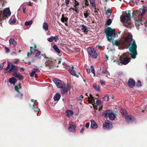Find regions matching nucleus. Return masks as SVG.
<instances>
[{
	"label": "nucleus",
	"instance_id": "1",
	"mask_svg": "<svg viewBox=\"0 0 147 147\" xmlns=\"http://www.w3.org/2000/svg\"><path fill=\"white\" fill-rule=\"evenodd\" d=\"M147 10V7L144 6L142 9H140L139 10H134L132 13V18H134V16H140V17L138 20L137 21L140 22H141L142 19L141 18L146 13Z\"/></svg>",
	"mask_w": 147,
	"mask_h": 147
},
{
	"label": "nucleus",
	"instance_id": "2",
	"mask_svg": "<svg viewBox=\"0 0 147 147\" xmlns=\"http://www.w3.org/2000/svg\"><path fill=\"white\" fill-rule=\"evenodd\" d=\"M137 46L134 40H133L132 42L129 45V50L130 52V55L131 58L133 59L136 58L137 55Z\"/></svg>",
	"mask_w": 147,
	"mask_h": 147
},
{
	"label": "nucleus",
	"instance_id": "3",
	"mask_svg": "<svg viewBox=\"0 0 147 147\" xmlns=\"http://www.w3.org/2000/svg\"><path fill=\"white\" fill-rule=\"evenodd\" d=\"M115 29H113L110 27L106 30L105 32L108 40L110 41L112 38H115L116 35H117L115 34Z\"/></svg>",
	"mask_w": 147,
	"mask_h": 147
},
{
	"label": "nucleus",
	"instance_id": "4",
	"mask_svg": "<svg viewBox=\"0 0 147 147\" xmlns=\"http://www.w3.org/2000/svg\"><path fill=\"white\" fill-rule=\"evenodd\" d=\"M18 70V67L17 66L14 65H12L11 68L9 70L8 72L10 73L12 71L15 72L12 74V75L20 80H22L23 78V76L16 72Z\"/></svg>",
	"mask_w": 147,
	"mask_h": 147
},
{
	"label": "nucleus",
	"instance_id": "5",
	"mask_svg": "<svg viewBox=\"0 0 147 147\" xmlns=\"http://www.w3.org/2000/svg\"><path fill=\"white\" fill-rule=\"evenodd\" d=\"M105 117L106 118L109 117L110 120L112 121L115 119V116L111 110H109L106 111L105 114Z\"/></svg>",
	"mask_w": 147,
	"mask_h": 147
},
{
	"label": "nucleus",
	"instance_id": "6",
	"mask_svg": "<svg viewBox=\"0 0 147 147\" xmlns=\"http://www.w3.org/2000/svg\"><path fill=\"white\" fill-rule=\"evenodd\" d=\"M87 51L88 54L90 57L94 58H96L97 57V55L96 52L93 48L88 47L87 49Z\"/></svg>",
	"mask_w": 147,
	"mask_h": 147
},
{
	"label": "nucleus",
	"instance_id": "7",
	"mask_svg": "<svg viewBox=\"0 0 147 147\" xmlns=\"http://www.w3.org/2000/svg\"><path fill=\"white\" fill-rule=\"evenodd\" d=\"M53 80L58 88H63L64 87L63 85L61 80L57 79H54Z\"/></svg>",
	"mask_w": 147,
	"mask_h": 147
},
{
	"label": "nucleus",
	"instance_id": "8",
	"mask_svg": "<svg viewBox=\"0 0 147 147\" xmlns=\"http://www.w3.org/2000/svg\"><path fill=\"white\" fill-rule=\"evenodd\" d=\"M112 125L111 122L109 121H106L103 123V127L105 129H109L112 128Z\"/></svg>",
	"mask_w": 147,
	"mask_h": 147
},
{
	"label": "nucleus",
	"instance_id": "9",
	"mask_svg": "<svg viewBox=\"0 0 147 147\" xmlns=\"http://www.w3.org/2000/svg\"><path fill=\"white\" fill-rule=\"evenodd\" d=\"M122 61V62H120L118 64L119 65H121L122 64L124 65H125L128 64L130 61V59L128 57H125L123 59H122V60H121Z\"/></svg>",
	"mask_w": 147,
	"mask_h": 147
},
{
	"label": "nucleus",
	"instance_id": "10",
	"mask_svg": "<svg viewBox=\"0 0 147 147\" xmlns=\"http://www.w3.org/2000/svg\"><path fill=\"white\" fill-rule=\"evenodd\" d=\"M125 118L127 122L128 123L132 122L135 120L134 118L131 115H127Z\"/></svg>",
	"mask_w": 147,
	"mask_h": 147
},
{
	"label": "nucleus",
	"instance_id": "11",
	"mask_svg": "<svg viewBox=\"0 0 147 147\" xmlns=\"http://www.w3.org/2000/svg\"><path fill=\"white\" fill-rule=\"evenodd\" d=\"M11 12L9 8H5L3 14L4 16L7 17L10 16Z\"/></svg>",
	"mask_w": 147,
	"mask_h": 147
},
{
	"label": "nucleus",
	"instance_id": "12",
	"mask_svg": "<svg viewBox=\"0 0 147 147\" xmlns=\"http://www.w3.org/2000/svg\"><path fill=\"white\" fill-rule=\"evenodd\" d=\"M90 98H89V103H92L94 102L92 104V105L93 106V107L95 108L96 107V106L95 105V103L94 102V97H93L92 95L90 94Z\"/></svg>",
	"mask_w": 147,
	"mask_h": 147
},
{
	"label": "nucleus",
	"instance_id": "13",
	"mask_svg": "<svg viewBox=\"0 0 147 147\" xmlns=\"http://www.w3.org/2000/svg\"><path fill=\"white\" fill-rule=\"evenodd\" d=\"M125 41L127 42H129L131 41H132L133 40V39L132 35L131 34H129L125 37Z\"/></svg>",
	"mask_w": 147,
	"mask_h": 147
},
{
	"label": "nucleus",
	"instance_id": "14",
	"mask_svg": "<svg viewBox=\"0 0 147 147\" xmlns=\"http://www.w3.org/2000/svg\"><path fill=\"white\" fill-rule=\"evenodd\" d=\"M16 18L14 15L12 16L9 20V22L11 24H15L16 22Z\"/></svg>",
	"mask_w": 147,
	"mask_h": 147
},
{
	"label": "nucleus",
	"instance_id": "15",
	"mask_svg": "<svg viewBox=\"0 0 147 147\" xmlns=\"http://www.w3.org/2000/svg\"><path fill=\"white\" fill-rule=\"evenodd\" d=\"M91 127L93 129H96L98 125L95 122L94 120H91Z\"/></svg>",
	"mask_w": 147,
	"mask_h": 147
},
{
	"label": "nucleus",
	"instance_id": "16",
	"mask_svg": "<svg viewBox=\"0 0 147 147\" xmlns=\"http://www.w3.org/2000/svg\"><path fill=\"white\" fill-rule=\"evenodd\" d=\"M135 82L134 80L131 79L129 80L128 82V85L129 86L133 87L135 86Z\"/></svg>",
	"mask_w": 147,
	"mask_h": 147
},
{
	"label": "nucleus",
	"instance_id": "17",
	"mask_svg": "<svg viewBox=\"0 0 147 147\" xmlns=\"http://www.w3.org/2000/svg\"><path fill=\"white\" fill-rule=\"evenodd\" d=\"M120 19L122 22H127L128 21L129 18L127 16H121Z\"/></svg>",
	"mask_w": 147,
	"mask_h": 147
},
{
	"label": "nucleus",
	"instance_id": "18",
	"mask_svg": "<svg viewBox=\"0 0 147 147\" xmlns=\"http://www.w3.org/2000/svg\"><path fill=\"white\" fill-rule=\"evenodd\" d=\"M102 73H99L98 74V75H99V76H102L103 75V74H106V76L108 77V76H110V74L109 72L106 69L103 70L101 71Z\"/></svg>",
	"mask_w": 147,
	"mask_h": 147
},
{
	"label": "nucleus",
	"instance_id": "19",
	"mask_svg": "<svg viewBox=\"0 0 147 147\" xmlns=\"http://www.w3.org/2000/svg\"><path fill=\"white\" fill-rule=\"evenodd\" d=\"M66 116L68 117H71L74 114L73 112L70 110H68L66 111Z\"/></svg>",
	"mask_w": 147,
	"mask_h": 147
},
{
	"label": "nucleus",
	"instance_id": "20",
	"mask_svg": "<svg viewBox=\"0 0 147 147\" xmlns=\"http://www.w3.org/2000/svg\"><path fill=\"white\" fill-rule=\"evenodd\" d=\"M40 72V70L38 69L35 68H33L32 69V72L30 74V75L31 77H33V74L36 73V72L38 73Z\"/></svg>",
	"mask_w": 147,
	"mask_h": 147
},
{
	"label": "nucleus",
	"instance_id": "21",
	"mask_svg": "<svg viewBox=\"0 0 147 147\" xmlns=\"http://www.w3.org/2000/svg\"><path fill=\"white\" fill-rule=\"evenodd\" d=\"M62 88V89L61 90V91L63 94L67 93L68 90L70 89L69 86H67L66 87H65L64 88L63 87V88Z\"/></svg>",
	"mask_w": 147,
	"mask_h": 147
},
{
	"label": "nucleus",
	"instance_id": "22",
	"mask_svg": "<svg viewBox=\"0 0 147 147\" xmlns=\"http://www.w3.org/2000/svg\"><path fill=\"white\" fill-rule=\"evenodd\" d=\"M68 71L69 72V73L71 74L72 75L75 76L77 78L79 77V75L78 74H76V71L75 70H71V69H69L68 70Z\"/></svg>",
	"mask_w": 147,
	"mask_h": 147
},
{
	"label": "nucleus",
	"instance_id": "23",
	"mask_svg": "<svg viewBox=\"0 0 147 147\" xmlns=\"http://www.w3.org/2000/svg\"><path fill=\"white\" fill-rule=\"evenodd\" d=\"M9 82L10 83L13 84L14 85L17 82V79L14 78H12L9 79Z\"/></svg>",
	"mask_w": 147,
	"mask_h": 147
},
{
	"label": "nucleus",
	"instance_id": "24",
	"mask_svg": "<svg viewBox=\"0 0 147 147\" xmlns=\"http://www.w3.org/2000/svg\"><path fill=\"white\" fill-rule=\"evenodd\" d=\"M61 97V95L58 94L56 93L54 96L53 98L55 101H58Z\"/></svg>",
	"mask_w": 147,
	"mask_h": 147
},
{
	"label": "nucleus",
	"instance_id": "25",
	"mask_svg": "<svg viewBox=\"0 0 147 147\" xmlns=\"http://www.w3.org/2000/svg\"><path fill=\"white\" fill-rule=\"evenodd\" d=\"M9 44L13 46H15L17 44V42L15 41V40L13 38H10L9 40Z\"/></svg>",
	"mask_w": 147,
	"mask_h": 147
},
{
	"label": "nucleus",
	"instance_id": "26",
	"mask_svg": "<svg viewBox=\"0 0 147 147\" xmlns=\"http://www.w3.org/2000/svg\"><path fill=\"white\" fill-rule=\"evenodd\" d=\"M42 27L43 29L45 31L48 30V25L47 23L44 22L43 23Z\"/></svg>",
	"mask_w": 147,
	"mask_h": 147
},
{
	"label": "nucleus",
	"instance_id": "27",
	"mask_svg": "<svg viewBox=\"0 0 147 147\" xmlns=\"http://www.w3.org/2000/svg\"><path fill=\"white\" fill-rule=\"evenodd\" d=\"M90 14V11L88 10H87L84 11V15L85 18H87Z\"/></svg>",
	"mask_w": 147,
	"mask_h": 147
},
{
	"label": "nucleus",
	"instance_id": "28",
	"mask_svg": "<svg viewBox=\"0 0 147 147\" xmlns=\"http://www.w3.org/2000/svg\"><path fill=\"white\" fill-rule=\"evenodd\" d=\"M68 20V18L64 17V15L63 14L62 15V18L61 19V22L65 23V24H67V21Z\"/></svg>",
	"mask_w": 147,
	"mask_h": 147
},
{
	"label": "nucleus",
	"instance_id": "29",
	"mask_svg": "<svg viewBox=\"0 0 147 147\" xmlns=\"http://www.w3.org/2000/svg\"><path fill=\"white\" fill-rule=\"evenodd\" d=\"M79 3H76V4H75L74 5V8H75V12L77 13H78L79 12V11L78 10V6L79 5Z\"/></svg>",
	"mask_w": 147,
	"mask_h": 147
},
{
	"label": "nucleus",
	"instance_id": "30",
	"mask_svg": "<svg viewBox=\"0 0 147 147\" xmlns=\"http://www.w3.org/2000/svg\"><path fill=\"white\" fill-rule=\"evenodd\" d=\"M53 48L55 51L58 53L59 54L61 52L60 50L58 49L56 45H54L53 47Z\"/></svg>",
	"mask_w": 147,
	"mask_h": 147
},
{
	"label": "nucleus",
	"instance_id": "31",
	"mask_svg": "<svg viewBox=\"0 0 147 147\" xmlns=\"http://www.w3.org/2000/svg\"><path fill=\"white\" fill-rule=\"evenodd\" d=\"M90 5L92 7L94 8H96V5L95 3V1L94 0H89Z\"/></svg>",
	"mask_w": 147,
	"mask_h": 147
},
{
	"label": "nucleus",
	"instance_id": "32",
	"mask_svg": "<svg viewBox=\"0 0 147 147\" xmlns=\"http://www.w3.org/2000/svg\"><path fill=\"white\" fill-rule=\"evenodd\" d=\"M93 87L94 88V89L97 91H99L100 90V87L97 84H94Z\"/></svg>",
	"mask_w": 147,
	"mask_h": 147
},
{
	"label": "nucleus",
	"instance_id": "33",
	"mask_svg": "<svg viewBox=\"0 0 147 147\" xmlns=\"http://www.w3.org/2000/svg\"><path fill=\"white\" fill-rule=\"evenodd\" d=\"M75 128L76 126H69V127L68 129L70 131L74 132L76 129Z\"/></svg>",
	"mask_w": 147,
	"mask_h": 147
},
{
	"label": "nucleus",
	"instance_id": "34",
	"mask_svg": "<svg viewBox=\"0 0 147 147\" xmlns=\"http://www.w3.org/2000/svg\"><path fill=\"white\" fill-rule=\"evenodd\" d=\"M121 113L122 115L123 116V117L125 118V117H126L127 115V113L126 111H121Z\"/></svg>",
	"mask_w": 147,
	"mask_h": 147
},
{
	"label": "nucleus",
	"instance_id": "35",
	"mask_svg": "<svg viewBox=\"0 0 147 147\" xmlns=\"http://www.w3.org/2000/svg\"><path fill=\"white\" fill-rule=\"evenodd\" d=\"M80 26L81 27V30H83L84 32L86 31L88 29L87 27L84 25H82Z\"/></svg>",
	"mask_w": 147,
	"mask_h": 147
},
{
	"label": "nucleus",
	"instance_id": "36",
	"mask_svg": "<svg viewBox=\"0 0 147 147\" xmlns=\"http://www.w3.org/2000/svg\"><path fill=\"white\" fill-rule=\"evenodd\" d=\"M33 21L31 20L28 21L26 22L25 23V24L26 26H28L32 24L33 23Z\"/></svg>",
	"mask_w": 147,
	"mask_h": 147
},
{
	"label": "nucleus",
	"instance_id": "37",
	"mask_svg": "<svg viewBox=\"0 0 147 147\" xmlns=\"http://www.w3.org/2000/svg\"><path fill=\"white\" fill-rule=\"evenodd\" d=\"M90 69L91 70V72L94 74V76H95V74L94 67L92 66H90Z\"/></svg>",
	"mask_w": 147,
	"mask_h": 147
},
{
	"label": "nucleus",
	"instance_id": "38",
	"mask_svg": "<svg viewBox=\"0 0 147 147\" xmlns=\"http://www.w3.org/2000/svg\"><path fill=\"white\" fill-rule=\"evenodd\" d=\"M112 20L111 19H109L107 20L106 24L107 26H109L112 23Z\"/></svg>",
	"mask_w": 147,
	"mask_h": 147
},
{
	"label": "nucleus",
	"instance_id": "39",
	"mask_svg": "<svg viewBox=\"0 0 147 147\" xmlns=\"http://www.w3.org/2000/svg\"><path fill=\"white\" fill-rule=\"evenodd\" d=\"M127 53H124L122 55H121L120 57V59L122 60V59L125 57H127Z\"/></svg>",
	"mask_w": 147,
	"mask_h": 147
},
{
	"label": "nucleus",
	"instance_id": "40",
	"mask_svg": "<svg viewBox=\"0 0 147 147\" xmlns=\"http://www.w3.org/2000/svg\"><path fill=\"white\" fill-rule=\"evenodd\" d=\"M131 11H126L125 12V13L126 15V16H127L128 18H129L131 17V14H130Z\"/></svg>",
	"mask_w": 147,
	"mask_h": 147
},
{
	"label": "nucleus",
	"instance_id": "41",
	"mask_svg": "<svg viewBox=\"0 0 147 147\" xmlns=\"http://www.w3.org/2000/svg\"><path fill=\"white\" fill-rule=\"evenodd\" d=\"M103 98L107 102L108 101L109 99V95L108 94L106 95Z\"/></svg>",
	"mask_w": 147,
	"mask_h": 147
},
{
	"label": "nucleus",
	"instance_id": "42",
	"mask_svg": "<svg viewBox=\"0 0 147 147\" xmlns=\"http://www.w3.org/2000/svg\"><path fill=\"white\" fill-rule=\"evenodd\" d=\"M69 124L70 125L69 126L74 127L76 126L75 123L72 121H70L69 123Z\"/></svg>",
	"mask_w": 147,
	"mask_h": 147
},
{
	"label": "nucleus",
	"instance_id": "43",
	"mask_svg": "<svg viewBox=\"0 0 147 147\" xmlns=\"http://www.w3.org/2000/svg\"><path fill=\"white\" fill-rule=\"evenodd\" d=\"M31 101L32 102H34L33 105H32V109H33L34 108H35V102L36 101V100H34L33 99H32L31 100Z\"/></svg>",
	"mask_w": 147,
	"mask_h": 147
},
{
	"label": "nucleus",
	"instance_id": "44",
	"mask_svg": "<svg viewBox=\"0 0 147 147\" xmlns=\"http://www.w3.org/2000/svg\"><path fill=\"white\" fill-rule=\"evenodd\" d=\"M40 53L38 52L36 53L35 55V57L36 58H39L40 59Z\"/></svg>",
	"mask_w": 147,
	"mask_h": 147
},
{
	"label": "nucleus",
	"instance_id": "45",
	"mask_svg": "<svg viewBox=\"0 0 147 147\" xmlns=\"http://www.w3.org/2000/svg\"><path fill=\"white\" fill-rule=\"evenodd\" d=\"M32 48H33L32 47H30V52H28V53L27 54L28 57H29L31 55V54L32 53Z\"/></svg>",
	"mask_w": 147,
	"mask_h": 147
},
{
	"label": "nucleus",
	"instance_id": "46",
	"mask_svg": "<svg viewBox=\"0 0 147 147\" xmlns=\"http://www.w3.org/2000/svg\"><path fill=\"white\" fill-rule=\"evenodd\" d=\"M96 104L98 106H100L101 105L100 101L99 100H97L96 101Z\"/></svg>",
	"mask_w": 147,
	"mask_h": 147
},
{
	"label": "nucleus",
	"instance_id": "47",
	"mask_svg": "<svg viewBox=\"0 0 147 147\" xmlns=\"http://www.w3.org/2000/svg\"><path fill=\"white\" fill-rule=\"evenodd\" d=\"M47 40L49 42H52L53 40V36H51L50 37L48 38Z\"/></svg>",
	"mask_w": 147,
	"mask_h": 147
},
{
	"label": "nucleus",
	"instance_id": "48",
	"mask_svg": "<svg viewBox=\"0 0 147 147\" xmlns=\"http://www.w3.org/2000/svg\"><path fill=\"white\" fill-rule=\"evenodd\" d=\"M70 2V0H65V3L67 7H68L69 3Z\"/></svg>",
	"mask_w": 147,
	"mask_h": 147
},
{
	"label": "nucleus",
	"instance_id": "49",
	"mask_svg": "<svg viewBox=\"0 0 147 147\" xmlns=\"http://www.w3.org/2000/svg\"><path fill=\"white\" fill-rule=\"evenodd\" d=\"M10 67V65L9 63H7V66L5 68V70L7 71L9 69Z\"/></svg>",
	"mask_w": 147,
	"mask_h": 147
},
{
	"label": "nucleus",
	"instance_id": "50",
	"mask_svg": "<svg viewBox=\"0 0 147 147\" xmlns=\"http://www.w3.org/2000/svg\"><path fill=\"white\" fill-rule=\"evenodd\" d=\"M14 88H15V90L17 92L19 93L20 94V91L18 90H19L18 87L17 86H15Z\"/></svg>",
	"mask_w": 147,
	"mask_h": 147
},
{
	"label": "nucleus",
	"instance_id": "51",
	"mask_svg": "<svg viewBox=\"0 0 147 147\" xmlns=\"http://www.w3.org/2000/svg\"><path fill=\"white\" fill-rule=\"evenodd\" d=\"M136 85L138 86H141V82L140 80H138L137 82Z\"/></svg>",
	"mask_w": 147,
	"mask_h": 147
},
{
	"label": "nucleus",
	"instance_id": "52",
	"mask_svg": "<svg viewBox=\"0 0 147 147\" xmlns=\"http://www.w3.org/2000/svg\"><path fill=\"white\" fill-rule=\"evenodd\" d=\"M4 66V63H2L0 65V70H2Z\"/></svg>",
	"mask_w": 147,
	"mask_h": 147
},
{
	"label": "nucleus",
	"instance_id": "53",
	"mask_svg": "<svg viewBox=\"0 0 147 147\" xmlns=\"http://www.w3.org/2000/svg\"><path fill=\"white\" fill-rule=\"evenodd\" d=\"M85 4L86 6H89V4L88 1V0H84Z\"/></svg>",
	"mask_w": 147,
	"mask_h": 147
},
{
	"label": "nucleus",
	"instance_id": "54",
	"mask_svg": "<svg viewBox=\"0 0 147 147\" xmlns=\"http://www.w3.org/2000/svg\"><path fill=\"white\" fill-rule=\"evenodd\" d=\"M17 96L19 97L20 99H22V96H23V94H18L17 95Z\"/></svg>",
	"mask_w": 147,
	"mask_h": 147
},
{
	"label": "nucleus",
	"instance_id": "55",
	"mask_svg": "<svg viewBox=\"0 0 147 147\" xmlns=\"http://www.w3.org/2000/svg\"><path fill=\"white\" fill-rule=\"evenodd\" d=\"M5 49L6 51V53H8L9 52L10 50L7 47H6L5 48Z\"/></svg>",
	"mask_w": 147,
	"mask_h": 147
},
{
	"label": "nucleus",
	"instance_id": "56",
	"mask_svg": "<svg viewBox=\"0 0 147 147\" xmlns=\"http://www.w3.org/2000/svg\"><path fill=\"white\" fill-rule=\"evenodd\" d=\"M44 58L46 59H47V61H49L51 59V58L50 57H47L46 56H45L44 57Z\"/></svg>",
	"mask_w": 147,
	"mask_h": 147
},
{
	"label": "nucleus",
	"instance_id": "57",
	"mask_svg": "<svg viewBox=\"0 0 147 147\" xmlns=\"http://www.w3.org/2000/svg\"><path fill=\"white\" fill-rule=\"evenodd\" d=\"M90 123L89 122L87 123H86L85 127L86 128H88L89 126Z\"/></svg>",
	"mask_w": 147,
	"mask_h": 147
},
{
	"label": "nucleus",
	"instance_id": "58",
	"mask_svg": "<svg viewBox=\"0 0 147 147\" xmlns=\"http://www.w3.org/2000/svg\"><path fill=\"white\" fill-rule=\"evenodd\" d=\"M53 40H56L58 38V37L57 36H55L54 37L53 36Z\"/></svg>",
	"mask_w": 147,
	"mask_h": 147
},
{
	"label": "nucleus",
	"instance_id": "59",
	"mask_svg": "<svg viewBox=\"0 0 147 147\" xmlns=\"http://www.w3.org/2000/svg\"><path fill=\"white\" fill-rule=\"evenodd\" d=\"M86 71L88 74H90V69L88 68L86 69Z\"/></svg>",
	"mask_w": 147,
	"mask_h": 147
},
{
	"label": "nucleus",
	"instance_id": "60",
	"mask_svg": "<svg viewBox=\"0 0 147 147\" xmlns=\"http://www.w3.org/2000/svg\"><path fill=\"white\" fill-rule=\"evenodd\" d=\"M100 83L102 85H104L105 84V83L102 80H101L100 81Z\"/></svg>",
	"mask_w": 147,
	"mask_h": 147
},
{
	"label": "nucleus",
	"instance_id": "61",
	"mask_svg": "<svg viewBox=\"0 0 147 147\" xmlns=\"http://www.w3.org/2000/svg\"><path fill=\"white\" fill-rule=\"evenodd\" d=\"M110 13V11L109 9H108L106 11V14H107L108 13Z\"/></svg>",
	"mask_w": 147,
	"mask_h": 147
},
{
	"label": "nucleus",
	"instance_id": "62",
	"mask_svg": "<svg viewBox=\"0 0 147 147\" xmlns=\"http://www.w3.org/2000/svg\"><path fill=\"white\" fill-rule=\"evenodd\" d=\"M69 11H71V10H73V11H75V9L74 8H72V7H71V8H70L69 9Z\"/></svg>",
	"mask_w": 147,
	"mask_h": 147
},
{
	"label": "nucleus",
	"instance_id": "63",
	"mask_svg": "<svg viewBox=\"0 0 147 147\" xmlns=\"http://www.w3.org/2000/svg\"><path fill=\"white\" fill-rule=\"evenodd\" d=\"M33 77L34 76L35 77V78H37L38 77V75L37 74L35 73V74H33Z\"/></svg>",
	"mask_w": 147,
	"mask_h": 147
},
{
	"label": "nucleus",
	"instance_id": "64",
	"mask_svg": "<svg viewBox=\"0 0 147 147\" xmlns=\"http://www.w3.org/2000/svg\"><path fill=\"white\" fill-rule=\"evenodd\" d=\"M19 60L18 59H16V60L14 61V63H17L19 61Z\"/></svg>",
	"mask_w": 147,
	"mask_h": 147
}]
</instances>
